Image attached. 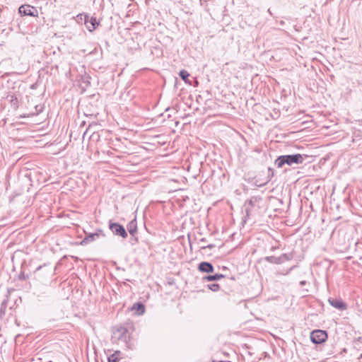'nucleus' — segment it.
<instances>
[{
    "label": "nucleus",
    "instance_id": "obj_35",
    "mask_svg": "<svg viewBox=\"0 0 362 362\" xmlns=\"http://www.w3.org/2000/svg\"><path fill=\"white\" fill-rule=\"evenodd\" d=\"M360 358H362V354H361Z\"/></svg>",
    "mask_w": 362,
    "mask_h": 362
},
{
    "label": "nucleus",
    "instance_id": "obj_14",
    "mask_svg": "<svg viewBox=\"0 0 362 362\" xmlns=\"http://www.w3.org/2000/svg\"><path fill=\"white\" fill-rule=\"evenodd\" d=\"M126 230L132 237H134V235H136L138 232V228L136 216L127 224Z\"/></svg>",
    "mask_w": 362,
    "mask_h": 362
},
{
    "label": "nucleus",
    "instance_id": "obj_27",
    "mask_svg": "<svg viewBox=\"0 0 362 362\" xmlns=\"http://www.w3.org/2000/svg\"><path fill=\"white\" fill-rule=\"evenodd\" d=\"M214 247H215V245H214V244H209V245H208L201 247V249H202V250H204V249H206V248L212 249V248H214Z\"/></svg>",
    "mask_w": 362,
    "mask_h": 362
},
{
    "label": "nucleus",
    "instance_id": "obj_1",
    "mask_svg": "<svg viewBox=\"0 0 362 362\" xmlns=\"http://www.w3.org/2000/svg\"><path fill=\"white\" fill-rule=\"evenodd\" d=\"M308 158V155L300 153L282 155L276 158L274 165L279 168H283L285 165L292 166L294 164H302Z\"/></svg>",
    "mask_w": 362,
    "mask_h": 362
},
{
    "label": "nucleus",
    "instance_id": "obj_30",
    "mask_svg": "<svg viewBox=\"0 0 362 362\" xmlns=\"http://www.w3.org/2000/svg\"><path fill=\"white\" fill-rule=\"evenodd\" d=\"M198 85H199V81H197V78H194L192 86H194V87H196Z\"/></svg>",
    "mask_w": 362,
    "mask_h": 362
},
{
    "label": "nucleus",
    "instance_id": "obj_25",
    "mask_svg": "<svg viewBox=\"0 0 362 362\" xmlns=\"http://www.w3.org/2000/svg\"><path fill=\"white\" fill-rule=\"evenodd\" d=\"M29 278L28 274H25L24 272H21V273L18 274V280L20 281H25Z\"/></svg>",
    "mask_w": 362,
    "mask_h": 362
},
{
    "label": "nucleus",
    "instance_id": "obj_17",
    "mask_svg": "<svg viewBox=\"0 0 362 362\" xmlns=\"http://www.w3.org/2000/svg\"><path fill=\"white\" fill-rule=\"evenodd\" d=\"M8 303V293L6 296V298L2 301L0 307V319H3L6 315V308Z\"/></svg>",
    "mask_w": 362,
    "mask_h": 362
},
{
    "label": "nucleus",
    "instance_id": "obj_33",
    "mask_svg": "<svg viewBox=\"0 0 362 362\" xmlns=\"http://www.w3.org/2000/svg\"><path fill=\"white\" fill-rule=\"evenodd\" d=\"M12 308H13V307H12V306H11V307L9 308V310H10V311H11V310H12Z\"/></svg>",
    "mask_w": 362,
    "mask_h": 362
},
{
    "label": "nucleus",
    "instance_id": "obj_20",
    "mask_svg": "<svg viewBox=\"0 0 362 362\" xmlns=\"http://www.w3.org/2000/svg\"><path fill=\"white\" fill-rule=\"evenodd\" d=\"M127 332V328L124 327H120L116 329L115 332V334L117 335L118 339H122L125 337V334Z\"/></svg>",
    "mask_w": 362,
    "mask_h": 362
},
{
    "label": "nucleus",
    "instance_id": "obj_32",
    "mask_svg": "<svg viewBox=\"0 0 362 362\" xmlns=\"http://www.w3.org/2000/svg\"><path fill=\"white\" fill-rule=\"evenodd\" d=\"M200 242L206 243V239L205 238H202L200 239Z\"/></svg>",
    "mask_w": 362,
    "mask_h": 362
},
{
    "label": "nucleus",
    "instance_id": "obj_24",
    "mask_svg": "<svg viewBox=\"0 0 362 362\" xmlns=\"http://www.w3.org/2000/svg\"><path fill=\"white\" fill-rule=\"evenodd\" d=\"M119 351H116L107 357L108 362H119V358L118 357Z\"/></svg>",
    "mask_w": 362,
    "mask_h": 362
},
{
    "label": "nucleus",
    "instance_id": "obj_31",
    "mask_svg": "<svg viewBox=\"0 0 362 362\" xmlns=\"http://www.w3.org/2000/svg\"><path fill=\"white\" fill-rule=\"evenodd\" d=\"M306 284H307V281H305V280L300 281V283H299V284H300V286H305Z\"/></svg>",
    "mask_w": 362,
    "mask_h": 362
},
{
    "label": "nucleus",
    "instance_id": "obj_16",
    "mask_svg": "<svg viewBox=\"0 0 362 362\" xmlns=\"http://www.w3.org/2000/svg\"><path fill=\"white\" fill-rule=\"evenodd\" d=\"M189 73L185 69H182L179 72V76L181 78V79L184 81L185 83L192 86V81L189 79Z\"/></svg>",
    "mask_w": 362,
    "mask_h": 362
},
{
    "label": "nucleus",
    "instance_id": "obj_9",
    "mask_svg": "<svg viewBox=\"0 0 362 362\" xmlns=\"http://www.w3.org/2000/svg\"><path fill=\"white\" fill-rule=\"evenodd\" d=\"M329 303L336 309L343 311L347 309V304L341 299L337 298H329Z\"/></svg>",
    "mask_w": 362,
    "mask_h": 362
},
{
    "label": "nucleus",
    "instance_id": "obj_21",
    "mask_svg": "<svg viewBox=\"0 0 362 362\" xmlns=\"http://www.w3.org/2000/svg\"><path fill=\"white\" fill-rule=\"evenodd\" d=\"M280 256H281V259L282 260V263H284L286 261L291 260L294 257V254L293 252L284 253Z\"/></svg>",
    "mask_w": 362,
    "mask_h": 362
},
{
    "label": "nucleus",
    "instance_id": "obj_23",
    "mask_svg": "<svg viewBox=\"0 0 362 362\" xmlns=\"http://www.w3.org/2000/svg\"><path fill=\"white\" fill-rule=\"evenodd\" d=\"M90 76L88 74H85L84 75L81 76V82L84 84H86V86H90Z\"/></svg>",
    "mask_w": 362,
    "mask_h": 362
},
{
    "label": "nucleus",
    "instance_id": "obj_4",
    "mask_svg": "<svg viewBox=\"0 0 362 362\" xmlns=\"http://www.w3.org/2000/svg\"><path fill=\"white\" fill-rule=\"evenodd\" d=\"M108 227L115 235L121 237L124 239L127 238V231L122 224L117 222H113L112 220H110L108 222Z\"/></svg>",
    "mask_w": 362,
    "mask_h": 362
},
{
    "label": "nucleus",
    "instance_id": "obj_10",
    "mask_svg": "<svg viewBox=\"0 0 362 362\" xmlns=\"http://www.w3.org/2000/svg\"><path fill=\"white\" fill-rule=\"evenodd\" d=\"M199 272L206 274H213L214 272V265L209 262H201L197 265Z\"/></svg>",
    "mask_w": 362,
    "mask_h": 362
},
{
    "label": "nucleus",
    "instance_id": "obj_13",
    "mask_svg": "<svg viewBox=\"0 0 362 362\" xmlns=\"http://www.w3.org/2000/svg\"><path fill=\"white\" fill-rule=\"evenodd\" d=\"M131 310L134 312V314L136 315H142L146 310L145 305L141 302H136L133 304L131 308Z\"/></svg>",
    "mask_w": 362,
    "mask_h": 362
},
{
    "label": "nucleus",
    "instance_id": "obj_6",
    "mask_svg": "<svg viewBox=\"0 0 362 362\" xmlns=\"http://www.w3.org/2000/svg\"><path fill=\"white\" fill-rule=\"evenodd\" d=\"M100 236L105 237V234L104 233L103 230L100 228L97 229L94 233H86V235L84 238L80 242V245H86L98 239Z\"/></svg>",
    "mask_w": 362,
    "mask_h": 362
},
{
    "label": "nucleus",
    "instance_id": "obj_7",
    "mask_svg": "<svg viewBox=\"0 0 362 362\" xmlns=\"http://www.w3.org/2000/svg\"><path fill=\"white\" fill-rule=\"evenodd\" d=\"M18 13L21 16H29L33 17L38 16V11L36 7L29 4H23L18 8Z\"/></svg>",
    "mask_w": 362,
    "mask_h": 362
},
{
    "label": "nucleus",
    "instance_id": "obj_3",
    "mask_svg": "<svg viewBox=\"0 0 362 362\" xmlns=\"http://www.w3.org/2000/svg\"><path fill=\"white\" fill-rule=\"evenodd\" d=\"M310 338L313 344H322L327 340L328 333L326 330L315 329L310 332Z\"/></svg>",
    "mask_w": 362,
    "mask_h": 362
},
{
    "label": "nucleus",
    "instance_id": "obj_8",
    "mask_svg": "<svg viewBox=\"0 0 362 362\" xmlns=\"http://www.w3.org/2000/svg\"><path fill=\"white\" fill-rule=\"evenodd\" d=\"M84 24L90 32L95 30L100 25V21L95 17L89 18L88 15L84 16Z\"/></svg>",
    "mask_w": 362,
    "mask_h": 362
},
{
    "label": "nucleus",
    "instance_id": "obj_26",
    "mask_svg": "<svg viewBox=\"0 0 362 362\" xmlns=\"http://www.w3.org/2000/svg\"><path fill=\"white\" fill-rule=\"evenodd\" d=\"M86 14H83V13H79L78 15H77L76 16V21L78 22H81V21H84V16H86Z\"/></svg>",
    "mask_w": 362,
    "mask_h": 362
},
{
    "label": "nucleus",
    "instance_id": "obj_11",
    "mask_svg": "<svg viewBox=\"0 0 362 362\" xmlns=\"http://www.w3.org/2000/svg\"><path fill=\"white\" fill-rule=\"evenodd\" d=\"M274 169H272V168H268V173H267V177L265 178V180L263 182H261L259 180H254L253 185L256 186V187H263V186L266 185L271 180V179L274 177Z\"/></svg>",
    "mask_w": 362,
    "mask_h": 362
},
{
    "label": "nucleus",
    "instance_id": "obj_28",
    "mask_svg": "<svg viewBox=\"0 0 362 362\" xmlns=\"http://www.w3.org/2000/svg\"><path fill=\"white\" fill-rule=\"evenodd\" d=\"M131 240L133 241L132 244L137 243L139 242V238L136 235H134V237L132 236Z\"/></svg>",
    "mask_w": 362,
    "mask_h": 362
},
{
    "label": "nucleus",
    "instance_id": "obj_34",
    "mask_svg": "<svg viewBox=\"0 0 362 362\" xmlns=\"http://www.w3.org/2000/svg\"><path fill=\"white\" fill-rule=\"evenodd\" d=\"M275 250V247H272V250Z\"/></svg>",
    "mask_w": 362,
    "mask_h": 362
},
{
    "label": "nucleus",
    "instance_id": "obj_18",
    "mask_svg": "<svg viewBox=\"0 0 362 362\" xmlns=\"http://www.w3.org/2000/svg\"><path fill=\"white\" fill-rule=\"evenodd\" d=\"M264 261L267 262L274 264H282V260L281 259V256L275 257V256H266L263 258Z\"/></svg>",
    "mask_w": 362,
    "mask_h": 362
},
{
    "label": "nucleus",
    "instance_id": "obj_12",
    "mask_svg": "<svg viewBox=\"0 0 362 362\" xmlns=\"http://www.w3.org/2000/svg\"><path fill=\"white\" fill-rule=\"evenodd\" d=\"M225 277L226 276L222 274H207L202 278V281L203 282L218 281Z\"/></svg>",
    "mask_w": 362,
    "mask_h": 362
},
{
    "label": "nucleus",
    "instance_id": "obj_19",
    "mask_svg": "<svg viewBox=\"0 0 362 362\" xmlns=\"http://www.w3.org/2000/svg\"><path fill=\"white\" fill-rule=\"evenodd\" d=\"M35 109L36 110V112L28 114V115H21L20 117L25 118V117H33L34 115H37L38 114H40V112H42L43 111V107L41 105H35Z\"/></svg>",
    "mask_w": 362,
    "mask_h": 362
},
{
    "label": "nucleus",
    "instance_id": "obj_29",
    "mask_svg": "<svg viewBox=\"0 0 362 362\" xmlns=\"http://www.w3.org/2000/svg\"><path fill=\"white\" fill-rule=\"evenodd\" d=\"M244 179H245V181H247V182H249V183H252V184L253 185L254 180H255V178H254V177H247V178L245 177Z\"/></svg>",
    "mask_w": 362,
    "mask_h": 362
},
{
    "label": "nucleus",
    "instance_id": "obj_2",
    "mask_svg": "<svg viewBox=\"0 0 362 362\" xmlns=\"http://www.w3.org/2000/svg\"><path fill=\"white\" fill-rule=\"evenodd\" d=\"M46 265L38 267L34 272V279L42 283L47 284L51 276L52 271L45 268Z\"/></svg>",
    "mask_w": 362,
    "mask_h": 362
},
{
    "label": "nucleus",
    "instance_id": "obj_5",
    "mask_svg": "<svg viewBox=\"0 0 362 362\" xmlns=\"http://www.w3.org/2000/svg\"><path fill=\"white\" fill-rule=\"evenodd\" d=\"M262 200L261 197L254 196L252 197L250 199L245 201L244 204V208L245 211V218H249L252 215V211L254 208L257 207L259 208L258 205L259 202Z\"/></svg>",
    "mask_w": 362,
    "mask_h": 362
},
{
    "label": "nucleus",
    "instance_id": "obj_22",
    "mask_svg": "<svg viewBox=\"0 0 362 362\" xmlns=\"http://www.w3.org/2000/svg\"><path fill=\"white\" fill-rule=\"evenodd\" d=\"M206 287L212 291H218L221 289V286L217 283L209 284L206 285Z\"/></svg>",
    "mask_w": 362,
    "mask_h": 362
},
{
    "label": "nucleus",
    "instance_id": "obj_15",
    "mask_svg": "<svg viewBox=\"0 0 362 362\" xmlns=\"http://www.w3.org/2000/svg\"><path fill=\"white\" fill-rule=\"evenodd\" d=\"M6 100L11 105V107L16 110H18V100L17 97L14 94H8L6 97Z\"/></svg>",
    "mask_w": 362,
    "mask_h": 362
}]
</instances>
